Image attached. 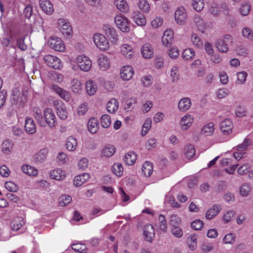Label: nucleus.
Here are the masks:
<instances>
[{"label": "nucleus", "instance_id": "052dcab7", "mask_svg": "<svg viewBox=\"0 0 253 253\" xmlns=\"http://www.w3.org/2000/svg\"><path fill=\"white\" fill-rule=\"evenodd\" d=\"M101 126L104 128H108L111 124L110 117L107 114L102 116L100 120Z\"/></svg>", "mask_w": 253, "mask_h": 253}, {"label": "nucleus", "instance_id": "e433bc0d", "mask_svg": "<svg viewBox=\"0 0 253 253\" xmlns=\"http://www.w3.org/2000/svg\"><path fill=\"white\" fill-rule=\"evenodd\" d=\"M24 219L21 217L15 218L11 222V229L14 231L19 230L24 224Z\"/></svg>", "mask_w": 253, "mask_h": 253}, {"label": "nucleus", "instance_id": "1a4fd4ad", "mask_svg": "<svg viewBox=\"0 0 253 253\" xmlns=\"http://www.w3.org/2000/svg\"><path fill=\"white\" fill-rule=\"evenodd\" d=\"M49 47L55 51L63 52L65 49V45L62 40L57 37H51L48 41Z\"/></svg>", "mask_w": 253, "mask_h": 253}, {"label": "nucleus", "instance_id": "393cba45", "mask_svg": "<svg viewBox=\"0 0 253 253\" xmlns=\"http://www.w3.org/2000/svg\"><path fill=\"white\" fill-rule=\"evenodd\" d=\"M143 235L147 241L152 242L155 237V231L153 226L147 224L144 227Z\"/></svg>", "mask_w": 253, "mask_h": 253}, {"label": "nucleus", "instance_id": "f03ea898", "mask_svg": "<svg viewBox=\"0 0 253 253\" xmlns=\"http://www.w3.org/2000/svg\"><path fill=\"white\" fill-rule=\"evenodd\" d=\"M28 92L27 91H20L17 87L13 88L10 96V101L13 105H23L27 101Z\"/></svg>", "mask_w": 253, "mask_h": 253}, {"label": "nucleus", "instance_id": "cd10ccee", "mask_svg": "<svg viewBox=\"0 0 253 253\" xmlns=\"http://www.w3.org/2000/svg\"><path fill=\"white\" fill-rule=\"evenodd\" d=\"M52 89L62 99L66 101H69L70 99V93L61 87L56 85H52Z\"/></svg>", "mask_w": 253, "mask_h": 253}, {"label": "nucleus", "instance_id": "13d9d810", "mask_svg": "<svg viewBox=\"0 0 253 253\" xmlns=\"http://www.w3.org/2000/svg\"><path fill=\"white\" fill-rule=\"evenodd\" d=\"M172 235L177 238H180L183 235V231L179 226H172L171 229Z\"/></svg>", "mask_w": 253, "mask_h": 253}, {"label": "nucleus", "instance_id": "7ed1b4c3", "mask_svg": "<svg viewBox=\"0 0 253 253\" xmlns=\"http://www.w3.org/2000/svg\"><path fill=\"white\" fill-rule=\"evenodd\" d=\"M93 40L95 45L102 51H107L110 48L108 40L103 35L95 33L93 36Z\"/></svg>", "mask_w": 253, "mask_h": 253}, {"label": "nucleus", "instance_id": "c85d7f7f", "mask_svg": "<svg viewBox=\"0 0 253 253\" xmlns=\"http://www.w3.org/2000/svg\"><path fill=\"white\" fill-rule=\"evenodd\" d=\"M65 147L70 152L75 151L78 147V141L76 137L70 136L66 141Z\"/></svg>", "mask_w": 253, "mask_h": 253}, {"label": "nucleus", "instance_id": "de8ad7c7", "mask_svg": "<svg viewBox=\"0 0 253 253\" xmlns=\"http://www.w3.org/2000/svg\"><path fill=\"white\" fill-rule=\"evenodd\" d=\"M191 42L196 48H200L203 46V41L201 38L195 33L192 34L191 37Z\"/></svg>", "mask_w": 253, "mask_h": 253}, {"label": "nucleus", "instance_id": "9b49d317", "mask_svg": "<svg viewBox=\"0 0 253 253\" xmlns=\"http://www.w3.org/2000/svg\"><path fill=\"white\" fill-rule=\"evenodd\" d=\"M76 62L81 70L87 72L91 68V61L85 56H78L76 58Z\"/></svg>", "mask_w": 253, "mask_h": 253}, {"label": "nucleus", "instance_id": "3c124183", "mask_svg": "<svg viewBox=\"0 0 253 253\" xmlns=\"http://www.w3.org/2000/svg\"><path fill=\"white\" fill-rule=\"evenodd\" d=\"M152 121L150 118L147 119L143 125L141 134L142 136H145L151 127Z\"/></svg>", "mask_w": 253, "mask_h": 253}, {"label": "nucleus", "instance_id": "2eb2a0df", "mask_svg": "<svg viewBox=\"0 0 253 253\" xmlns=\"http://www.w3.org/2000/svg\"><path fill=\"white\" fill-rule=\"evenodd\" d=\"M175 20L176 22L180 25L184 24L187 18L186 9L184 7H179L175 12Z\"/></svg>", "mask_w": 253, "mask_h": 253}, {"label": "nucleus", "instance_id": "680f3d73", "mask_svg": "<svg viewBox=\"0 0 253 253\" xmlns=\"http://www.w3.org/2000/svg\"><path fill=\"white\" fill-rule=\"evenodd\" d=\"M138 6L144 12L147 13L150 10V5L146 0H139Z\"/></svg>", "mask_w": 253, "mask_h": 253}, {"label": "nucleus", "instance_id": "b1692460", "mask_svg": "<svg viewBox=\"0 0 253 253\" xmlns=\"http://www.w3.org/2000/svg\"><path fill=\"white\" fill-rule=\"evenodd\" d=\"M48 153V149L42 148L34 156V160L37 163H42L45 161Z\"/></svg>", "mask_w": 253, "mask_h": 253}, {"label": "nucleus", "instance_id": "4468645a", "mask_svg": "<svg viewBox=\"0 0 253 253\" xmlns=\"http://www.w3.org/2000/svg\"><path fill=\"white\" fill-rule=\"evenodd\" d=\"M221 210V206L220 205L214 204L206 211V218L209 220L214 218L219 214Z\"/></svg>", "mask_w": 253, "mask_h": 253}, {"label": "nucleus", "instance_id": "a18cd8bd", "mask_svg": "<svg viewBox=\"0 0 253 253\" xmlns=\"http://www.w3.org/2000/svg\"><path fill=\"white\" fill-rule=\"evenodd\" d=\"M112 172L117 176L121 177L123 175L124 168L121 163H116L112 166Z\"/></svg>", "mask_w": 253, "mask_h": 253}, {"label": "nucleus", "instance_id": "864d4df0", "mask_svg": "<svg viewBox=\"0 0 253 253\" xmlns=\"http://www.w3.org/2000/svg\"><path fill=\"white\" fill-rule=\"evenodd\" d=\"M229 94V91L226 89H219L215 92L214 99L221 100L225 98Z\"/></svg>", "mask_w": 253, "mask_h": 253}, {"label": "nucleus", "instance_id": "473e14b6", "mask_svg": "<svg viewBox=\"0 0 253 253\" xmlns=\"http://www.w3.org/2000/svg\"><path fill=\"white\" fill-rule=\"evenodd\" d=\"M214 132V125L212 123H209L204 125L201 129V133L206 136L212 135Z\"/></svg>", "mask_w": 253, "mask_h": 253}, {"label": "nucleus", "instance_id": "2f4dec72", "mask_svg": "<svg viewBox=\"0 0 253 253\" xmlns=\"http://www.w3.org/2000/svg\"><path fill=\"white\" fill-rule=\"evenodd\" d=\"M22 171L30 176H36L39 173L38 170L35 167L29 165H23L21 167Z\"/></svg>", "mask_w": 253, "mask_h": 253}, {"label": "nucleus", "instance_id": "8fccbe9b", "mask_svg": "<svg viewBox=\"0 0 253 253\" xmlns=\"http://www.w3.org/2000/svg\"><path fill=\"white\" fill-rule=\"evenodd\" d=\"M33 115L34 116L37 123L39 125L43 124L42 122V112L41 110L38 107H34L32 109Z\"/></svg>", "mask_w": 253, "mask_h": 253}, {"label": "nucleus", "instance_id": "774afa93", "mask_svg": "<svg viewBox=\"0 0 253 253\" xmlns=\"http://www.w3.org/2000/svg\"><path fill=\"white\" fill-rule=\"evenodd\" d=\"M251 167L249 164H244L237 169V173L241 175H245L248 173Z\"/></svg>", "mask_w": 253, "mask_h": 253}, {"label": "nucleus", "instance_id": "bf43d9fd", "mask_svg": "<svg viewBox=\"0 0 253 253\" xmlns=\"http://www.w3.org/2000/svg\"><path fill=\"white\" fill-rule=\"evenodd\" d=\"M235 214V212L233 211L230 210L227 211L222 216V220L225 223H229L233 218Z\"/></svg>", "mask_w": 253, "mask_h": 253}, {"label": "nucleus", "instance_id": "09e8293b", "mask_svg": "<svg viewBox=\"0 0 253 253\" xmlns=\"http://www.w3.org/2000/svg\"><path fill=\"white\" fill-rule=\"evenodd\" d=\"M100 68L103 70L107 69L110 67V61L108 58L104 55H101L98 60Z\"/></svg>", "mask_w": 253, "mask_h": 253}, {"label": "nucleus", "instance_id": "338daca9", "mask_svg": "<svg viewBox=\"0 0 253 253\" xmlns=\"http://www.w3.org/2000/svg\"><path fill=\"white\" fill-rule=\"evenodd\" d=\"M236 239L235 234L230 233L225 235L223 239V242L224 244H233Z\"/></svg>", "mask_w": 253, "mask_h": 253}, {"label": "nucleus", "instance_id": "423d86ee", "mask_svg": "<svg viewBox=\"0 0 253 253\" xmlns=\"http://www.w3.org/2000/svg\"><path fill=\"white\" fill-rule=\"evenodd\" d=\"M194 122L193 116L189 114H186L180 119L178 126L182 131L189 129L193 125Z\"/></svg>", "mask_w": 253, "mask_h": 253}, {"label": "nucleus", "instance_id": "7c9ffc66", "mask_svg": "<svg viewBox=\"0 0 253 253\" xmlns=\"http://www.w3.org/2000/svg\"><path fill=\"white\" fill-rule=\"evenodd\" d=\"M87 93L90 95H94L97 89V85L95 80H87L85 84Z\"/></svg>", "mask_w": 253, "mask_h": 253}, {"label": "nucleus", "instance_id": "5701e85b", "mask_svg": "<svg viewBox=\"0 0 253 253\" xmlns=\"http://www.w3.org/2000/svg\"><path fill=\"white\" fill-rule=\"evenodd\" d=\"M55 109L56 114L60 119L63 121L67 120L68 116V112L66 106L63 103L57 105Z\"/></svg>", "mask_w": 253, "mask_h": 253}, {"label": "nucleus", "instance_id": "ea45409f", "mask_svg": "<svg viewBox=\"0 0 253 253\" xmlns=\"http://www.w3.org/2000/svg\"><path fill=\"white\" fill-rule=\"evenodd\" d=\"M197 235L195 234L190 235L187 238V243L191 251H195L197 248Z\"/></svg>", "mask_w": 253, "mask_h": 253}, {"label": "nucleus", "instance_id": "a211bd4d", "mask_svg": "<svg viewBox=\"0 0 253 253\" xmlns=\"http://www.w3.org/2000/svg\"><path fill=\"white\" fill-rule=\"evenodd\" d=\"M131 19L134 23L140 26L146 25V20L144 15L139 11H134L132 13Z\"/></svg>", "mask_w": 253, "mask_h": 253}, {"label": "nucleus", "instance_id": "9d476101", "mask_svg": "<svg viewBox=\"0 0 253 253\" xmlns=\"http://www.w3.org/2000/svg\"><path fill=\"white\" fill-rule=\"evenodd\" d=\"M103 31L110 39L112 43L116 44L118 41V35L115 29L109 24H105L103 26Z\"/></svg>", "mask_w": 253, "mask_h": 253}, {"label": "nucleus", "instance_id": "f704fd0d", "mask_svg": "<svg viewBox=\"0 0 253 253\" xmlns=\"http://www.w3.org/2000/svg\"><path fill=\"white\" fill-rule=\"evenodd\" d=\"M87 128L92 133H96L99 129V123L95 118H91L88 121Z\"/></svg>", "mask_w": 253, "mask_h": 253}, {"label": "nucleus", "instance_id": "37998d69", "mask_svg": "<svg viewBox=\"0 0 253 253\" xmlns=\"http://www.w3.org/2000/svg\"><path fill=\"white\" fill-rule=\"evenodd\" d=\"M252 192V187L250 184L244 183L243 184L239 187L240 195L243 197H247L249 196Z\"/></svg>", "mask_w": 253, "mask_h": 253}, {"label": "nucleus", "instance_id": "c9c22d12", "mask_svg": "<svg viewBox=\"0 0 253 253\" xmlns=\"http://www.w3.org/2000/svg\"><path fill=\"white\" fill-rule=\"evenodd\" d=\"M118 108L119 102L116 98H111L107 104V110L110 113L116 112Z\"/></svg>", "mask_w": 253, "mask_h": 253}, {"label": "nucleus", "instance_id": "6e6552de", "mask_svg": "<svg viewBox=\"0 0 253 253\" xmlns=\"http://www.w3.org/2000/svg\"><path fill=\"white\" fill-rule=\"evenodd\" d=\"M193 23L198 30L202 33H205L211 28L210 23L205 22L203 18L198 15H196L193 17Z\"/></svg>", "mask_w": 253, "mask_h": 253}, {"label": "nucleus", "instance_id": "dca6fc26", "mask_svg": "<svg viewBox=\"0 0 253 253\" xmlns=\"http://www.w3.org/2000/svg\"><path fill=\"white\" fill-rule=\"evenodd\" d=\"M220 130L224 135H229L232 132L233 124L230 119H225L220 123Z\"/></svg>", "mask_w": 253, "mask_h": 253}, {"label": "nucleus", "instance_id": "e2e57ef3", "mask_svg": "<svg viewBox=\"0 0 253 253\" xmlns=\"http://www.w3.org/2000/svg\"><path fill=\"white\" fill-rule=\"evenodd\" d=\"M248 114V111L244 106H239L236 108L235 115L240 118L246 117Z\"/></svg>", "mask_w": 253, "mask_h": 253}, {"label": "nucleus", "instance_id": "49530a36", "mask_svg": "<svg viewBox=\"0 0 253 253\" xmlns=\"http://www.w3.org/2000/svg\"><path fill=\"white\" fill-rule=\"evenodd\" d=\"M184 154L188 159L193 158L196 154V150L194 146L192 145L185 146L184 149Z\"/></svg>", "mask_w": 253, "mask_h": 253}, {"label": "nucleus", "instance_id": "f257e3e1", "mask_svg": "<svg viewBox=\"0 0 253 253\" xmlns=\"http://www.w3.org/2000/svg\"><path fill=\"white\" fill-rule=\"evenodd\" d=\"M42 125H39L42 127L48 126L51 128H54L57 124V119L53 110L46 108L43 112Z\"/></svg>", "mask_w": 253, "mask_h": 253}, {"label": "nucleus", "instance_id": "ddd939ff", "mask_svg": "<svg viewBox=\"0 0 253 253\" xmlns=\"http://www.w3.org/2000/svg\"><path fill=\"white\" fill-rule=\"evenodd\" d=\"M49 176L53 180H63L66 176V172L60 168H56L50 171Z\"/></svg>", "mask_w": 253, "mask_h": 253}, {"label": "nucleus", "instance_id": "f3484780", "mask_svg": "<svg viewBox=\"0 0 253 253\" xmlns=\"http://www.w3.org/2000/svg\"><path fill=\"white\" fill-rule=\"evenodd\" d=\"M191 105V99L189 97H183L178 101L177 108L179 111L186 112L190 109Z\"/></svg>", "mask_w": 253, "mask_h": 253}, {"label": "nucleus", "instance_id": "c756f323", "mask_svg": "<svg viewBox=\"0 0 253 253\" xmlns=\"http://www.w3.org/2000/svg\"><path fill=\"white\" fill-rule=\"evenodd\" d=\"M90 178V175L88 173H84L76 176L74 180V185L76 187H80L84 182L87 181Z\"/></svg>", "mask_w": 253, "mask_h": 253}, {"label": "nucleus", "instance_id": "a19ab883", "mask_svg": "<svg viewBox=\"0 0 253 253\" xmlns=\"http://www.w3.org/2000/svg\"><path fill=\"white\" fill-rule=\"evenodd\" d=\"M158 229L162 232H165L167 230V223L164 215L160 214L156 223Z\"/></svg>", "mask_w": 253, "mask_h": 253}, {"label": "nucleus", "instance_id": "6e6d98bb", "mask_svg": "<svg viewBox=\"0 0 253 253\" xmlns=\"http://www.w3.org/2000/svg\"><path fill=\"white\" fill-rule=\"evenodd\" d=\"M137 99L135 98H131L126 103L125 106V110L127 112L131 111L134 108L137 103Z\"/></svg>", "mask_w": 253, "mask_h": 253}, {"label": "nucleus", "instance_id": "4be33fe9", "mask_svg": "<svg viewBox=\"0 0 253 253\" xmlns=\"http://www.w3.org/2000/svg\"><path fill=\"white\" fill-rule=\"evenodd\" d=\"M121 54L125 57L131 59L134 55L132 46L130 44L125 43L120 46Z\"/></svg>", "mask_w": 253, "mask_h": 253}, {"label": "nucleus", "instance_id": "5fc2aeb1", "mask_svg": "<svg viewBox=\"0 0 253 253\" xmlns=\"http://www.w3.org/2000/svg\"><path fill=\"white\" fill-rule=\"evenodd\" d=\"M5 188L11 192H16L19 190V187L17 184L11 181H8L5 182Z\"/></svg>", "mask_w": 253, "mask_h": 253}, {"label": "nucleus", "instance_id": "69168bd1", "mask_svg": "<svg viewBox=\"0 0 253 253\" xmlns=\"http://www.w3.org/2000/svg\"><path fill=\"white\" fill-rule=\"evenodd\" d=\"M213 249L214 247L212 244L209 243H205L200 247V250L202 253H209L211 252Z\"/></svg>", "mask_w": 253, "mask_h": 253}, {"label": "nucleus", "instance_id": "79ce46f5", "mask_svg": "<svg viewBox=\"0 0 253 253\" xmlns=\"http://www.w3.org/2000/svg\"><path fill=\"white\" fill-rule=\"evenodd\" d=\"M153 171V166L152 163L149 162L144 163L142 167V174L145 177H149Z\"/></svg>", "mask_w": 253, "mask_h": 253}, {"label": "nucleus", "instance_id": "0eeeda50", "mask_svg": "<svg viewBox=\"0 0 253 253\" xmlns=\"http://www.w3.org/2000/svg\"><path fill=\"white\" fill-rule=\"evenodd\" d=\"M58 28L65 36H70L72 34V28L69 21L64 18H60L57 21Z\"/></svg>", "mask_w": 253, "mask_h": 253}, {"label": "nucleus", "instance_id": "4c0bfd02", "mask_svg": "<svg viewBox=\"0 0 253 253\" xmlns=\"http://www.w3.org/2000/svg\"><path fill=\"white\" fill-rule=\"evenodd\" d=\"M114 3L121 12L126 13L128 11V5L125 0H114Z\"/></svg>", "mask_w": 253, "mask_h": 253}, {"label": "nucleus", "instance_id": "c03bdc74", "mask_svg": "<svg viewBox=\"0 0 253 253\" xmlns=\"http://www.w3.org/2000/svg\"><path fill=\"white\" fill-rule=\"evenodd\" d=\"M13 147V143L9 140H5L1 144V151L5 154H9L12 151Z\"/></svg>", "mask_w": 253, "mask_h": 253}, {"label": "nucleus", "instance_id": "39448f33", "mask_svg": "<svg viewBox=\"0 0 253 253\" xmlns=\"http://www.w3.org/2000/svg\"><path fill=\"white\" fill-rule=\"evenodd\" d=\"M232 37L226 35L217 41L215 44L216 47L220 52L225 53L228 51L229 45L232 43Z\"/></svg>", "mask_w": 253, "mask_h": 253}, {"label": "nucleus", "instance_id": "6ab92c4d", "mask_svg": "<svg viewBox=\"0 0 253 253\" xmlns=\"http://www.w3.org/2000/svg\"><path fill=\"white\" fill-rule=\"evenodd\" d=\"M40 7L46 14L51 15L54 12L53 5L49 0H40Z\"/></svg>", "mask_w": 253, "mask_h": 253}, {"label": "nucleus", "instance_id": "aec40b11", "mask_svg": "<svg viewBox=\"0 0 253 253\" xmlns=\"http://www.w3.org/2000/svg\"><path fill=\"white\" fill-rule=\"evenodd\" d=\"M134 73V70L131 66H124L120 70V76L122 79H131Z\"/></svg>", "mask_w": 253, "mask_h": 253}, {"label": "nucleus", "instance_id": "0e129e2a", "mask_svg": "<svg viewBox=\"0 0 253 253\" xmlns=\"http://www.w3.org/2000/svg\"><path fill=\"white\" fill-rule=\"evenodd\" d=\"M195 56V51L192 48L185 49L182 53V57L185 60L192 59Z\"/></svg>", "mask_w": 253, "mask_h": 253}, {"label": "nucleus", "instance_id": "603ef678", "mask_svg": "<svg viewBox=\"0 0 253 253\" xmlns=\"http://www.w3.org/2000/svg\"><path fill=\"white\" fill-rule=\"evenodd\" d=\"M192 5L195 10L200 12L205 6L204 0H192Z\"/></svg>", "mask_w": 253, "mask_h": 253}, {"label": "nucleus", "instance_id": "20e7f679", "mask_svg": "<svg viewBox=\"0 0 253 253\" xmlns=\"http://www.w3.org/2000/svg\"><path fill=\"white\" fill-rule=\"evenodd\" d=\"M117 27L123 32H128L130 30V23L128 19L122 14L117 15L114 18Z\"/></svg>", "mask_w": 253, "mask_h": 253}, {"label": "nucleus", "instance_id": "58836bf2", "mask_svg": "<svg viewBox=\"0 0 253 253\" xmlns=\"http://www.w3.org/2000/svg\"><path fill=\"white\" fill-rule=\"evenodd\" d=\"M115 152L116 148L114 146L108 145L102 148L101 153L103 157H110L115 154Z\"/></svg>", "mask_w": 253, "mask_h": 253}, {"label": "nucleus", "instance_id": "4d7b16f0", "mask_svg": "<svg viewBox=\"0 0 253 253\" xmlns=\"http://www.w3.org/2000/svg\"><path fill=\"white\" fill-rule=\"evenodd\" d=\"M72 90L75 93H80L82 89V83L80 80H73L72 83Z\"/></svg>", "mask_w": 253, "mask_h": 253}, {"label": "nucleus", "instance_id": "f8f14e48", "mask_svg": "<svg viewBox=\"0 0 253 253\" xmlns=\"http://www.w3.org/2000/svg\"><path fill=\"white\" fill-rule=\"evenodd\" d=\"M43 60L48 66L52 68L59 69L61 67V61L56 56L50 54L46 55L44 56Z\"/></svg>", "mask_w": 253, "mask_h": 253}, {"label": "nucleus", "instance_id": "bb28decb", "mask_svg": "<svg viewBox=\"0 0 253 253\" xmlns=\"http://www.w3.org/2000/svg\"><path fill=\"white\" fill-rule=\"evenodd\" d=\"M141 52L144 58L149 59L153 56L154 50L150 44L146 43L142 46Z\"/></svg>", "mask_w": 253, "mask_h": 253}, {"label": "nucleus", "instance_id": "a878e982", "mask_svg": "<svg viewBox=\"0 0 253 253\" xmlns=\"http://www.w3.org/2000/svg\"><path fill=\"white\" fill-rule=\"evenodd\" d=\"M25 122V128L26 132L29 134L35 133L37 129L34 120L29 117H26Z\"/></svg>", "mask_w": 253, "mask_h": 253}, {"label": "nucleus", "instance_id": "412c9836", "mask_svg": "<svg viewBox=\"0 0 253 253\" xmlns=\"http://www.w3.org/2000/svg\"><path fill=\"white\" fill-rule=\"evenodd\" d=\"M174 34L170 29L166 30L162 38V42L163 45L165 46H170L173 40Z\"/></svg>", "mask_w": 253, "mask_h": 253}, {"label": "nucleus", "instance_id": "72a5a7b5", "mask_svg": "<svg viewBox=\"0 0 253 253\" xmlns=\"http://www.w3.org/2000/svg\"><path fill=\"white\" fill-rule=\"evenodd\" d=\"M136 160L137 155L132 151L126 153L123 158L124 163L128 166H132L135 163Z\"/></svg>", "mask_w": 253, "mask_h": 253}]
</instances>
